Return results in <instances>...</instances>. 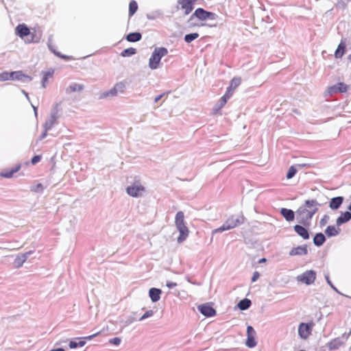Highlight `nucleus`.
<instances>
[{"instance_id":"nucleus-60","label":"nucleus","mask_w":351,"mask_h":351,"mask_svg":"<svg viewBox=\"0 0 351 351\" xmlns=\"http://www.w3.org/2000/svg\"><path fill=\"white\" fill-rule=\"evenodd\" d=\"M133 321H134V319H133V318H132V317H128V318L127 319V320L125 321V325L127 326V325L130 324L131 323H132V322H133Z\"/></svg>"},{"instance_id":"nucleus-41","label":"nucleus","mask_w":351,"mask_h":351,"mask_svg":"<svg viewBox=\"0 0 351 351\" xmlns=\"http://www.w3.org/2000/svg\"><path fill=\"white\" fill-rule=\"evenodd\" d=\"M10 72L9 71H3L0 73V82L10 80Z\"/></svg>"},{"instance_id":"nucleus-36","label":"nucleus","mask_w":351,"mask_h":351,"mask_svg":"<svg viewBox=\"0 0 351 351\" xmlns=\"http://www.w3.org/2000/svg\"><path fill=\"white\" fill-rule=\"evenodd\" d=\"M199 34L197 32L187 34L184 36V40L186 43H191L199 37Z\"/></svg>"},{"instance_id":"nucleus-13","label":"nucleus","mask_w":351,"mask_h":351,"mask_svg":"<svg viewBox=\"0 0 351 351\" xmlns=\"http://www.w3.org/2000/svg\"><path fill=\"white\" fill-rule=\"evenodd\" d=\"M10 80L21 81L23 83H28L32 80L29 75L24 74L22 71H10Z\"/></svg>"},{"instance_id":"nucleus-55","label":"nucleus","mask_w":351,"mask_h":351,"mask_svg":"<svg viewBox=\"0 0 351 351\" xmlns=\"http://www.w3.org/2000/svg\"><path fill=\"white\" fill-rule=\"evenodd\" d=\"M45 128V130L44 132L40 134V136H39V138H38V141H42L43 139H44L47 136V132L49 130H47L46 128Z\"/></svg>"},{"instance_id":"nucleus-34","label":"nucleus","mask_w":351,"mask_h":351,"mask_svg":"<svg viewBox=\"0 0 351 351\" xmlns=\"http://www.w3.org/2000/svg\"><path fill=\"white\" fill-rule=\"evenodd\" d=\"M136 53V49L133 47H129L123 50L121 53L122 57H130Z\"/></svg>"},{"instance_id":"nucleus-24","label":"nucleus","mask_w":351,"mask_h":351,"mask_svg":"<svg viewBox=\"0 0 351 351\" xmlns=\"http://www.w3.org/2000/svg\"><path fill=\"white\" fill-rule=\"evenodd\" d=\"M47 45H48L49 49L54 55H56L57 57L60 58L61 59L64 60H73L72 56H67V55H64V54L61 53L60 52L58 51L55 49L54 46L53 45H51L49 42L48 43Z\"/></svg>"},{"instance_id":"nucleus-58","label":"nucleus","mask_w":351,"mask_h":351,"mask_svg":"<svg viewBox=\"0 0 351 351\" xmlns=\"http://www.w3.org/2000/svg\"><path fill=\"white\" fill-rule=\"evenodd\" d=\"M165 95V93H162L158 96H156L155 98H154V103H157L162 98V97Z\"/></svg>"},{"instance_id":"nucleus-28","label":"nucleus","mask_w":351,"mask_h":351,"mask_svg":"<svg viewBox=\"0 0 351 351\" xmlns=\"http://www.w3.org/2000/svg\"><path fill=\"white\" fill-rule=\"evenodd\" d=\"M125 38L128 42L135 43L141 40L142 34L138 32H131L126 36Z\"/></svg>"},{"instance_id":"nucleus-16","label":"nucleus","mask_w":351,"mask_h":351,"mask_svg":"<svg viewBox=\"0 0 351 351\" xmlns=\"http://www.w3.org/2000/svg\"><path fill=\"white\" fill-rule=\"evenodd\" d=\"M16 34L21 38H24L26 36H29L30 34V30L27 25L25 23L19 24L15 28Z\"/></svg>"},{"instance_id":"nucleus-50","label":"nucleus","mask_w":351,"mask_h":351,"mask_svg":"<svg viewBox=\"0 0 351 351\" xmlns=\"http://www.w3.org/2000/svg\"><path fill=\"white\" fill-rule=\"evenodd\" d=\"M100 332H97L93 335H89V336H86V337H82L81 339H82V340H92L94 337H97L99 335Z\"/></svg>"},{"instance_id":"nucleus-29","label":"nucleus","mask_w":351,"mask_h":351,"mask_svg":"<svg viewBox=\"0 0 351 351\" xmlns=\"http://www.w3.org/2000/svg\"><path fill=\"white\" fill-rule=\"evenodd\" d=\"M341 229L336 228L335 226H328L325 230V234L328 237H332L340 233Z\"/></svg>"},{"instance_id":"nucleus-10","label":"nucleus","mask_w":351,"mask_h":351,"mask_svg":"<svg viewBox=\"0 0 351 351\" xmlns=\"http://www.w3.org/2000/svg\"><path fill=\"white\" fill-rule=\"evenodd\" d=\"M246 332H247V339L245 341L246 346L250 348H254L257 344V341H256V332L254 328L252 326H247Z\"/></svg>"},{"instance_id":"nucleus-17","label":"nucleus","mask_w":351,"mask_h":351,"mask_svg":"<svg viewBox=\"0 0 351 351\" xmlns=\"http://www.w3.org/2000/svg\"><path fill=\"white\" fill-rule=\"evenodd\" d=\"M308 254V248L306 245H299L295 247H293L289 252V255L291 256H304Z\"/></svg>"},{"instance_id":"nucleus-46","label":"nucleus","mask_w":351,"mask_h":351,"mask_svg":"<svg viewBox=\"0 0 351 351\" xmlns=\"http://www.w3.org/2000/svg\"><path fill=\"white\" fill-rule=\"evenodd\" d=\"M328 220L329 216L328 215H324L319 221V226L321 227L324 226L328 223Z\"/></svg>"},{"instance_id":"nucleus-5","label":"nucleus","mask_w":351,"mask_h":351,"mask_svg":"<svg viewBox=\"0 0 351 351\" xmlns=\"http://www.w3.org/2000/svg\"><path fill=\"white\" fill-rule=\"evenodd\" d=\"M194 18H197L200 21L216 20L218 18V15L202 8H198L190 16L188 22L190 23Z\"/></svg>"},{"instance_id":"nucleus-7","label":"nucleus","mask_w":351,"mask_h":351,"mask_svg":"<svg viewBox=\"0 0 351 351\" xmlns=\"http://www.w3.org/2000/svg\"><path fill=\"white\" fill-rule=\"evenodd\" d=\"M316 279V272L313 269L306 270L302 274L297 276L298 282L304 283L306 285H312Z\"/></svg>"},{"instance_id":"nucleus-44","label":"nucleus","mask_w":351,"mask_h":351,"mask_svg":"<svg viewBox=\"0 0 351 351\" xmlns=\"http://www.w3.org/2000/svg\"><path fill=\"white\" fill-rule=\"evenodd\" d=\"M114 87L116 88V90H117V91L118 93H119V92H120V93H123L124 89H125V84H124V83H123V82H120L117 83V84L114 86Z\"/></svg>"},{"instance_id":"nucleus-1","label":"nucleus","mask_w":351,"mask_h":351,"mask_svg":"<svg viewBox=\"0 0 351 351\" xmlns=\"http://www.w3.org/2000/svg\"><path fill=\"white\" fill-rule=\"evenodd\" d=\"M321 204L316 199H307L296 210L298 222L305 227H310L314 215Z\"/></svg>"},{"instance_id":"nucleus-51","label":"nucleus","mask_w":351,"mask_h":351,"mask_svg":"<svg viewBox=\"0 0 351 351\" xmlns=\"http://www.w3.org/2000/svg\"><path fill=\"white\" fill-rule=\"evenodd\" d=\"M350 334H348V332H344L343 334H342V335L341 337H339L341 341L346 343V342L347 341V340L348 339V338L350 337Z\"/></svg>"},{"instance_id":"nucleus-26","label":"nucleus","mask_w":351,"mask_h":351,"mask_svg":"<svg viewBox=\"0 0 351 351\" xmlns=\"http://www.w3.org/2000/svg\"><path fill=\"white\" fill-rule=\"evenodd\" d=\"M346 43L343 40H341L335 52V58H341L346 52Z\"/></svg>"},{"instance_id":"nucleus-23","label":"nucleus","mask_w":351,"mask_h":351,"mask_svg":"<svg viewBox=\"0 0 351 351\" xmlns=\"http://www.w3.org/2000/svg\"><path fill=\"white\" fill-rule=\"evenodd\" d=\"M326 237L322 232L316 233L313 239V244L317 247L322 246L326 242Z\"/></svg>"},{"instance_id":"nucleus-25","label":"nucleus","mask_w":351,"mask_h":351,"mask_svg":"<svg viewBox=\"0 0 351 351\" xmlns=\"http://www.w3.org/2000/svg\"><path fill=\"white\" fill-rule=\"evenodd\" d=\"M84 88V86L83 84L72 83L66 88V93L69 94L74 92H81Z\"/></svg>"},{"instance_id":"nucleus-21","label":"nucleus","mask_w":351,"mask_h":351,"mask_svg":"<svg viewBox=\"0 0 351 351\" xmlns=\"http://www.w3.org/2000/svg\"><path fill=\"white\" fill-rule=\"evenodd\" d=\"M343 199L344 198L342 196H337L331 198L330 201L329 202L330 208L334 210H337L343 204Z\"/></svg>"},{"instance_id":"nucleus-30","label":"nucleus","mask_w":351,"mask_h":351,"mask_svg":"<svg viewBox=\"0 0 351 351\" xmlns=\"http://www.w3.org/2000/svg\"><path fill=\"white\" fill-rule=\"evenodd\" d=\"M252 305V302L248 298H244L241 300L238 304L237 307L241 311L247 310Z\"/></svg>"},{"instance_id":"nucleus-45","label":"nucleus","mask_w":351,"mask_h":351,"mask_svg":"<svg viewBox=\"0 0 351 351\" xmlns=\"http://www.w3.org/2000/svg\"><path fill=\"white\" fill-rule=\"evenodd\" d=\"M154 315V311L152 310L147 311L140 318L139 321H143L148 317H152Z\"/></svg>"},{"instance_id":"nucleus-32","label":"nucleus","mask_w":351,"mask_h":351,"mask_svg":"<svg viewBox=\"0 0 351 351\" xmlns=\"http://www.w3.org/2000/svg\"><path fill=\"white\" fill-rule=\"evenodd\" d=\"M118 92L117 91L114 87L112 88L110 90L105 91L101 94L99 96V99H105L107 97H114L117 96Z\"/></svg>"},{"instance_id":"nucleus-61","label":"nucleus","mask_w":351,"mask_h":351,"mask_svg":"<svg viewBox=\"0 0 351 351\" xmlns=\"http://www.w3.org/2000/svg\"><path fill=\"white\" fill-rule=\"evenodd\" d=\"M21 92H22V93L25 96V97L27 98V99L28 101H29V95H28V93H27L25 90H21Z\"/></svg>"},{"instance_id":"nucleus-27","label":"nucleus","mask_w":351,"mask_h":351,"mask_svg":"<svg viewBox=\"0 0 351 351\" xmlns=\"http://www.w3.org/2000/svg\"><path fill=\"white\" fill-rule=\"evenodd\" d=\"M21 168V165L19 164L16 167L9 170H4L1 172L0 175L5 178H10L13 176L14 173L17 172Z\"/></svg>"},{"instance_id":"nucleus-14","label":"nucleus","mask_w":351,"mask_h":351,"mask_svg":"<svg viewBox=\"0 0 351 351\" xmlns=\"http://www.w3.org/2000/svg\"><path fill=\"white\" fill-rule=\"evenodd\" d=\"M309 227H305L302 224H296L293 226L294 231L304 240H307L310 238Z\"/></svg>"},{"instance_id":"nucleus-40","label":"nucleus","mask_w":351,"mask_h":351,"mask_svg":"<svg viewBox=\"0 0 351 351\" xmlns=\"http://www.w3.org/2000/svg\"><path fill=\"white\" fill-rule=\"evenodd\" d=\"M53 71H48L45 73V74L43 77V79H42V86L43 88H45L46 82H47L49 77H51L53 75Z\"/></svg>"},{"instance_id":"nucleus-43","label":"nucleus","mask_w":351,"mask_h":351,"mask_svg":"<svg viewBox=\"0 0 351 351\" xmlns=\"http://www.w3.org/2000/svg\"><path fill=\"white\" fill-rule=\"evenodd\" d=\"M324 278L328 283V285H330V287L335 291H336L337 293H340V292L338 291V289L336 288V287H335V285L332 284V282H331L330 279V276H329V274H326L324 275Z\"/></svg>"},{"instance_id":"nucleus-18","label":"nucleus","mask_w":351,"mask_h":351,"mask_svg":"<svg viewBox=\"0 0 351 351\" xmlns=\"http://www.w3.org/2000/svg\"><path fill=\"white\" fill-rule=\"evenodd\" d=\"M345 343L341 341V339L338 337L335 339L330 340L326 344V347L329 350H338L340 347L343 346Z\"/></svg>"},{"instance_id":"nucleus-9","label":"nucleus","mask_w":351,"mask_h":351,"mask_svg":"<svg viewBox=\"0 0 351 351\" xmlns=\"http://www.w3.org/2000/svg\"><path fill=\"white\" fill-rule=\"evenodd\" d=\"M314 323L310 322L308 323L302 322L298 326V335L302 339H306L311 335Z\"/></svg>"},{"instance_id":"nucleus-38","label":"nucleus","mask_w":351,"mask_h":351,"mask_svg":"<svg viewBox=\"0 0 351 351\" xmlns=\"http://www.w3.org/2000/svg\"><path fill=\"white\" fill-rule=\"evenodd\" d=\"M297 172H298V169L295 167V166L292 165L289 168L288 171L286 175V178L288 180L291 179L292 178H293L295 176V175L296 174Z\"/></svg>"},{"instance_id":"nucleus-56","label":"nucleus","mask_w":351,"mask_h":351,"mask_svg":"<svg viewBox=\"0 0 351 351\" xmlns=\"http://www.w3.org/2000/svg\"><path fill=\"white\" fill-rule=\"evenodd\" d=\"M166 286L169 288V289H173L174 287H176L177 286V283L176 282H171V281H167L166 282Z\"/></svg>"},{"instance_id":"nucleus-11","label":"nucleus","mask_w":351,"mask_h":351,"mask_svg":"<svg viewBox=\"0 0 351 351\" xmlns=\"http://www.w3.org/2000/svg\"><path fill=\"white\" fill-rule=\"evenodd\" d=\"M198 311L206 317H212L217 313L211 303H204L197 306Z\"/></svg>"},{"instance_id":"nucleus-49","label":"nucleus","mask_w":351,"mask_h":351,"mask_svg":"<svg viewBox=\"0 0 351 351\" xmlns=\"http://www.w3.org/2000/svg\"><path fill=\"white\" fill-rule=\"evenodd\" d=\"M36 193H43L44 190V187L42 184L38 183L36 184L35 188L33 189Z\"/></svg>"},{"instance_id":"nucleus-48","label":"nucleus","mask_w":351,"mask_h":351,"mask_svg":"<svg viewBox=\"0 0 351 351\" xmlns=\"http://www.w3.org/2000/svg\"><path fill=\"white\" fill-rule=\"evenodd\" d=\"M42 156L40 155H35L32 157L31 162L32 165H36L41 160Z\"/></svg>"},{"instance_id":"nucleus-6","label":"nucleus","mask_w":351,"mask_h":351,"mask_svg":"<svg viewBox=\"0 0 351 351\" xmlns=\"http://www.w3.org/2000/svg\"><path fill=\"white\" fill-rule=\"evenodd\" d=\"M59 104L56 103L53 105L51 110L50 117L45 121L44 128L47 130H51L52 127L57 123V119L59 118Z\"/></svg>"},{"instance_id":"nucleus-35","label":"nucleus","mask_w":351,"mask_h":351,"mask_svg":"<svg viewBox=\"0 0 351 351\" xmlns=\"http://www.w3.org/2000/svg\"><path fill=\"white\" fill-rule=\"evenodd\" d=\"M138 10V4L136 1L132 0L129 3V16H133Z\"/></svg>"},{"instance_id":"nucleus-64","label":"nucleus","mask_w":351,"mask_h":351,"mask_svg":"<svg viewBox=\"0 0 351 351\" xmlns=\"http://www.w3.org/2000/svg\"><path fill=\"white\" fill-rule=\"evenodd\" d=\"M348 209L349 210V212H350V213H351V203L348 206Z\"/></svg>"},{"instance_id":"nucleus-39","label":"nucleus","mask_w":351,"mask_h":351,"mask_svg":"<svg viewBox=\"0 0 351 351\" xmlns=\"http://www.w3.org/2000/svg\"><path fill=\"white\" fill-rule=\"evenodd\" d=\"M196 0H178V3L181 5L182 8L191 6L194 5Z\"/></svg>"},{"instance_id":"nucleus-4","label":"nucleus","mask_w":351,"mask_h":351,"mask_svg":"<svg viewBox=\"0 0 351 351\" xmlns=\"http://www.w3.org/2000/svg\"><path fill=\"white\" fill-rule=\"evenodd\" d=\"M168 53V50L165 47H157L152 52L149 60V67L152 69H156L162 58Z\"/></svg>"},{"instance_id":"nucleus-2","label":"nucleus","mask_w":351,"mask_h":351,"mask_svg":"<svg viewBox=\"0 0 351 351\" xmlns=\"http://www.w3.org/2000/svg\"><path fill=\"white\" fill-rule=\"evenodd\" d=\"M175 225L180 233L177 238V241L178 243H181L186 239L189 233V230L184 221V214L182 211H178L176 213Z\"/></svg>"},{"instance_id":"nucleus-31","label":"nucleus","mask_w":351,"mask_h":351,"mask_svg":"<svg viewBox=\"0 0 351 351\" xmlns=\"http://www.w3.org/2000/svg\"><path fill=\"white\" fill-rule=\"evenodd\" d=\"M75 339H78L79 341L77 342L75 340L70 341L69 343V347L70 349H75L77 347H83L86 344V341L82 340L81 337H77Z\"/></svg>"},{"instance_id":"nucleus-42","label":"nucleus","mask_w":351,"mask_h":351,"mask_svg":"<svg viewBox=\"0 0 351 351\" xmlns=\"http://www.w3.org/2000/svg\"><path fill=\"white\" fill-rule=\"evenodd\" d=\"M336 7L341 10H345L347 8V0H337Z\"/></svg>"},{"instance_id":"nucleus-22","label":"nucleus","mask_w":351,"mask_h":351,"mask_svg":"<svg viewBox=\"0 0 351 351\" xmlns=\"http://www.w3.org/2000/svg\"><path fill=\"white\" fill-rule=\"evenodd\" d=\"M162 291L160 289L152 287L149 290V297L152 302H157L160 299Z\"/></svg>"},{"instance_id":"nucleus-47","label":"nucleus","mask_w":351,"mask_h":351,"mask_svg":"<svg viewBox=\"0 0 351 351\" xmlns=\"http://www.w3.org/2000/svg\"><path fill=\"white\" fill-rule=\"evenodd\" d=\"M121 342V339L119 337H114L109 340V343L114 346H119Z\"/></svg>"},{"instance_id":"nucleus-12","label":"nucleus","mask_w":351,"mask_h":351,"mask_svg":"<svg viewBox=\"0 0 351 351\" xmlns=\"http://www.w3.org/2000/svg\"><path fill=\"white\" fill-rule=\"evenodd\" d=\"M231 87H228L226 93L219 99L213 108L215 113L219 112L227 103L228 100L230 98L232 93H230Z\"/></svg>"},{"instance_id":"nucleus-53","label":"nucleus","mask_w":351,"mask_h":351,"mask_svg":"<svg viewBox=\"0 0 351 351\" xmlns=\"http://www.w3.org/2000/svg\"><path fill=\"white\" fill-rule=\"evenodd\" d=\"M260 277V274L258 271H254L253 273L252 277V282H256Z\"/></svg>"},{"instance_id":"nucleus-52","label":"nucleus","mask_w":351,"mask_h":351,"mask_svg":"<svg viewBox=\"0 0 351 351\" xmlns=\"http://www.w3.org/2000/svg\"><path fill=\"white\" fill-rule=\"evenodd\" d=\"M239 84H240V78L234 77L231 80V86L230 87H231L233 85L234 86H237L238 85H239Z\"/></svg>"},{"instance_id":"nucleus-8","label":"nucleus","mask_w":351,"mask_h":351,"mask_svg":"<svg viewBox=\"0 0 351 351\" xmlns=\"http://www.w3.org/2000/svg\"><path fill=\"white\" fill-rule=\"evenodd\" d=\"M145 191V188L139 182H135L126 188V193L133 197H141Z\"/></svg>"},{"instance_id":"nucleus-15","label":"nucleus","mask_w":351,"mask_h":351,"mask_svg":"<svg viewBox=\"0 0 351 351\" xmlns=\"http://www.w3.org/2000/svg\"><path fill=\"white\" fill-rule=\"evenodd\" d=\"M348 86L343 82H338L336 84L328 87V93L330 95H332L335 93H346L348 90Z\"/></svg>"},{"instance_id":"nucleus-57","label":"nucleus","mask_w":351,"mask_h":351,"mask_svg":"<svg viewBox=\"0 0 351 351\" xmlns=\"http://www.w3.org/2000/svg\"><path fill=\"white\" fill-rule=\"evenodd\" d=\"M32 251H29L20 255L21 256H23V258L26 261L28 258V257L32 254Z\"/></svg>"},{"instance_id":"nucleus-20","label":"nucleus","mask_w":351,"mask_h":351,"mask_svg":"<svg viewBox=\"0 0 351 351\" xmlns=\"http://www.w3.org/2000/svg\"><path fill=\"white\" fill-rule=\"evenodd\" d=\"M351 220V213L349 211L341 212L340 216L336 219V225L340 226Z\"/></svg>"},{"instance_id":"nucleus-63","label":"nucleus","mask_w":351,"mask_h":351,"mask_svg":"<svg viewBox=\"0 0 351 351\" xmlns=\"http://www.w3.org/2000/svg\"><path fill=\"white\" fill-rule=\"evenodd\" d=\"M267 261V259L265 258H262L258 261L259 263H265Z\"/></svg>"},{"instance_id":"nucleus-19","label":"nucleus","mask_w":351,"mask_h":351,"mask_svg":"<svg viewBox=\"0 0 351 351\" xmlns=\"http://www.w3.org/2000/svg\"><path fill=\"white\" fill-rule=\"evenodd\" d=\"M280 215L285 219L288 222L294 221L295 217V212L289 208H282L280 210Z\"/></svg>"},{"instance_id":"nucleus-33","label":"nucleus","mask_w":351,"mask_h":351,"mask_svg":"<svg viewBox=\"0 0 351 351\" xmlns=\"http://www.w3.org/2000/svg\"><path fill=\"white\" fill-rule=\"evenodd\" d=\"M29 36L31 39L27 38L28 43H38L41 38V33L34 30V32H30Z\"/></svg>"},{"instance_id":"nucleus-37","label":"nucleus","mask_w":351,"mask_h":351,"mask_svg":"<svg viewBox=\"0 0 351 351\" xmlns=\"http://www.w3.org/2000/svg\"><path fill=\"white\" fill-rule=\"evenodd\" d=\"M25 262V260L23 258V256H21L20 254L18 255L14 261V266L16 268H19L23 266V263Z\"/></svg>"},{"instance_id":"nucleus-62","label":"nucleus","mask_w":351,"mask_h":351,"mask_svg":"<svg viewBox=\"0 0 351 351\" xmlns=\"http://www.w3.org/2000/svg\"><path fill=\"white\" fill-rule=\"evenodd\" d=\"M32 108H33V109H34V114H35V116H36V117H37V114H38V113H37L38 108H37V107H36V106H34V105H32Z\"/></svg>"},{"instance_id":"nucleus-59","label":"nucleus","mask_w":351,"mask_h":351,"mask_svg":"<svg viewBox=\"0 0 351 351\" xmlns=\"http://www.w3.org/2000/svg\"><path fill=\"white\" fill-rule=\"evenodd\" d=\"M147 18L149 20H154L156 18V16L155 14H147Z\"/></svg>"},{"instance_id":"nucleus-54","label":"nucleus","mask_w":351,"mask_h":351,"mask_svg":"<svg viewBox=\"0 0 351 351\" xmlns=\"http://www.w3.org/2000/svg\"><path fill=\"white\" fill-rule=\"evenodd\" d=\"M193 8H194V5L189 6V7H186L185 8H183L184 10V14L185 15L189 14L193 10Z\"/></svg>"},{"instance_id":"nucleus-3","label":"nucleus","mask_w":351,"mask_h":351,"mask_svg":"<svg viewBox=\"0 0 351 351\" xmlns=\"http://www.w3.org/2000/svg\"><path fill=\"white\" fill-rule=\"evenodd\" d=\"M244 222V217L242 215H232L221 226L215 229L213 234L220 233L226 230H231Z\"/></svg>"}]
</instances>
